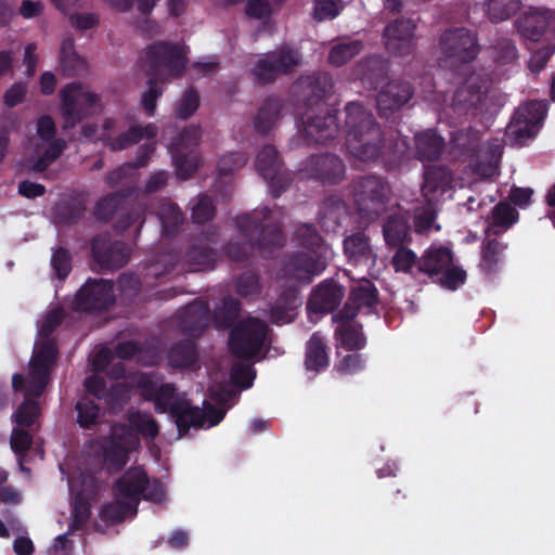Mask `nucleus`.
<instances>
[{
  "label": "nucleus",
  "mask_w": 555,
  "mask_h": 555,
  "mask_svg": "<svg viewBox=\"0 0 555 555\" xmlns=\"http://www.w3.org/2000/svg\"><path fill=\"white\" fill-rule=\"evenodd\" d=\"M141 395L152 400L159 413L169 412L175 418L179 430L186 431L190 427L210 428L219 424L224 415V408H215L204 403V409L191 406L189 401L176 393L172 384H165L156 375L140 374L135 377Z\"/></svg>",
  "instance_id": "obj_1"
},
{
  "label": "nucleus",
  "mask_w": 555,
  "mask_h": 555,
  "mask_svg": "<svg viewBox=\"0 0 555 555\" xmlns=\"http://www.w3.org/2000/svg\"><path fill=\"white\" fill-rule=\"evenodd\" d=\"M282 217L281 209L271 210L267 207L240 217L238 235L227 246L229 257L240 261L247 258L256 247L264 256L271 254V248L281 247L285 241L280 230Z\"/></svg>",
  "instance_id": "obj_2"
},
{
  "label": "nucleus",
  "mask_w": 555,
  "mask_h": 555,
  "mask_svg": "<svg viewBox=\"0 0 555 555\" xmlns=\"http://www.w3.org/2000/svg\"><path fill=\"white\" fill-rule=\"evenodd\" d=\"M165 496L164 486L157 480H149L141 468L127 470L115 487V501L101 509V517L108 522H117L137 514L141 499L160 502Z\"/></svg>",
  "instance_id": "obj_3"
},
{
  "label": "nucleus",
  "mask_w": 555,
  "mask_h": 555,
  "mask_svg": "<svg viewBox=\"0 0 555 555\" xmlns=\"http://www.w3.org/2000/svg\"><path fill=\"white\" fill-rule=\"evenodd\" d=\"M346 147L361 162L376 159L384 147V134L371 111L358 102L345 107Z\"/></svg>",
  "instance_id": "obj_4"
},
{
  "label": "nucleus",
  "mask_w": 555,
  "mask_h": 555,
  "mask_svg": "<svg viewBox=\"0 0 555 555\" xmlns=\"http://www.w3.org/2000/svg\"><path fill=\"white\" fill-rule=\"evenodd\" d=\"M130 428L114 425L111 436L102 444L104 461L109 469L118 470L128 462V453L139 447V437L153 440L159 433L158 424L151 414L133 412L128 417Z\"/></svg>",
  "instance_id": "obj_5"
},
{
  "label": "nucleus",
  "mask_w": 555,
  "mask_h": 555,
  "mask_svg": "<svg viewBox=\"0 0 555 555\" xmlns=\"http://www.w3.org/2000/svg\"><path fill=\"white\" fill-rule=\"evenodd\" d=\"M294 235L297 243L307 251L297 253L287 260L283 268V276L310 282L326 268L333 250L311 224L298 225Z\"/></svg>",
  "instance_id": "obj_6"
},
{
  "label": "nucleus",
  "mask_w": 555,
  "mask_h": 555,
  "mask_svg": "<svg viewBox=\"0 0 555 555\" xmlns=\"http://www.w3.org/2000/svg\"><path fill=\"white\" fill-rule=\"evenodd\" d=\"M64 318L62 309L49 311L38 326V340L35 344L30 365L29 393L41 396L49 383L50 369L55 360V346L50 335Z\"/></svg>",
  "instance_id": "obj_7"
},
{
  "label": "nucleus",
  "mask_w": 555,
  "mask_h": 555,
  "mask_svg": "<svg viewBox=\"0 0 555 555\" xmlns=\"http://www.w3.org/2000/svg\"><path fill=\"white\" fill-rule=\"evenodd\" d=\"M82 133L86 138L99 139L112 151H124L138 144L142 140L155 139L158 133V128L153 122L146 125L130 122L127 127L121 129V127L117 126L116 120L106 119L101 129L93 124L85 125Z\"/></svg>",
  "instance_id": "obj_8"
},
{
  "label": "nucleus",
  "mask_w": 555,
  "mask_h": 555,
  "mask_svg": "<svg viewBox=\"0 0 555 555\" xmlns=\"http://www.w3.org/2000/svg\"><path fill=\"white\" fill-rule=\"evenodd\" d=\"M142 67L149 77L169 81L181 77L186 66L183 49L176 43L158 41L150 44L141 56Z\"/></svg>",
  "instance_id": "obj_9"
},
{
  "label": "nucleus",
  "mask_w": 555,
  "mask_h": 555,
  "mask_svg": "<svg viewBox=\"0 0 555 555\" xmlns=\"http://www.w3.org/2000/svg\"><path fill=\"white\" fill-rule=\"evenodd\" d=\"M391 190L389 184L376 176L359 178L352 183V198L362 219L372 221L388 208Z\"/></svg>",
  "instance_id": "obj_10"
},
{
  "label": "nucleus",
  "mask_w": 555,
  "mask_h": 555,
  "mask_svg": "<svg viewBox=\"0 0 555 555\" xmlns=\"http://www.w3.org/2000/svg\"><path fill=\"white\" fill-rule=\"evenodd\" d=\"M268 337L267 323L258 318L248 317L238 322L231 331L229 347L235 357L250 359L260 353Z\"/></svg>",
  "instance_id": "obj_11"
},
{
  "label": "nucleus",
  "mask_w": 555,
  "mask_h": 555,
  "mask_svg": "<svg viewBox=\"0 0 555 555\" xmlns=\"http://www.w3.org/2000/svg\"><path fill=\"white\" fill-rule=\"evenodd\" d=\"M417 270L431 278L439 276L440 284L454 291L464 284L466 273L452 264L451 250L443 246H430L418 259Z\"/></svg>",
  "instance_id": "obj_12"
},
{
  "label": "nucleus",
  "mask_w": 555,
  "mask_h": 555,
  "mask_svg": "<svg viewBox=\"0 0 555 555\" xmlns=\"http://www.w3.org/2000/svg\"><path fill=\"white\" fill-rule=\"evenodd\" d=\"M64 127L73 128L83 118L102 111L99 96L81 83H69L61 91Z\"/></svg>",
  "instance_id": "obj_13"
},
{
  "label": "nucleus",
  "mask_w": 555,
  "mask_h": 555,
  "mask_svg": "<svg viewBox=\"0 0 555 555\" xmlns=\"http://www.w3.org/2000/svg\"><path fill=\"white\" fill-rule=\"evenodd\" d=\"M55 125L51 117L42 116L37 121V133L30 139V165L33 170L42 171L64 151L66 143L55 139Z\"/></svg>",
  "instance_id": "obj_14"
},
{
  "label": "nucleus",
  "mask_w": 555,
  "mask_h": 555,
  "mask_svg": "<svg viewBox=\"0 0 555 555\" xmlns=\"http://www.w3.org/2000/svg\"><path fill=\"white\" fill-rule=\"evenodd\" d=\"M440 52L446 65L468 63L478 53L476 35L465 28L448 30L441 36Z\"/></svg>",
  "instance_id": "obj_15"
},
{
  "label": "nucleus",
  "mask_w": 555,
  "mask_h": 555,
  "mask_svg": "<svg viewBox=\"0 0 555 555\" xmlns=\"http://www.w3.org/2000/svg\"><path fill=\"white\" fill-rule=\"evenodd\" d=\"M546 113L547 104L544 101L525 103L517 108L507 126V134L514 138L516 144L522 145L526 140L538 133Z\"/></svg>",
  "instance_id": "obj_16"
},
{
  "label": "nucleus",
  "mask_w": 555,
  "mask_h": 555,
  "mask_svg": "<svg viewBox=\"0 0 555 555\" xmlns=\"http://www.w3.org/2000/svg\"><path fill=\"white\" fill-rule=\"evenodd\" d=\"M514 26L524 39L539 41L545 37L555 41V11L531 7L514 22Z\"/></svg>",
  "instance_id": "obj_17"
},
{
  "label": "nucleus",
  "mask_w": 555,
  "mask_h": 555,
  "mask_svg": "<svg viewBox=\"0 0 555 555\" xmlns=\"http://www.w3.org/2000/svg\"><path fill=\"white\" fill-rule=\"evenodd\" d=\"M301 132L311 143H324L336 137L338 124L336 114L328 107H308L301 117Z\"/></svg>",
  "instance_id": "obj_18"
},
{
  "label": "nucleus",
  "mask_w": 555,
  "mask_h": 555,
  "mask_svg": "<svg viewBox=\"0 0 555 555\" xmlns=\"http://www.w3.org/2000/svg\"><path fill=\"white\" fill-rule=\"evenodd\" d=\"M114 297L111 281L90 279L77 292L72 308L76 311L104 310L113 304Z\"/></svg>",
  "instance_id": "obj_19"
},
{
  "label": "nucleus",
  "mask_w": 555,
  "mask_h": 555,
  "mask_svg": "<svg viewBox=\"0 0 555 555\" xmlns=\"http://www.w3.org/2000/svg\"><path fill=\"white\" fill-rule=\"evenodd\" d=\"M489 89V80L480 74H470L454 91L450 106L459 114L477 108L485 100Z\"/></svg>",
  "instance_id": "obj_20"
},
{
  "label": "nucleus",
  "mask_w": 555,
  "mask_h": 555,
  "mask_svg": "<svg viewBox=\"0 0 555 555\" xmlns=\"http://www.w3.org/2000/svg\"><path fill=\"white\" fill-rule=\"evenodd\" d=\"M300 64V55L296 50L281 48L259 59L253 69L255 77L268 82L280 73H287Z\"/></svg>",
  "instance_id": "obj_21"
},
{
  "label": "nucleus",
  "mask_w": 555,
  "mask_h": 555,
  "mask_svg": "<svg viewBox=\"0 0 555 555\" xmlns=\"http://www.w3.org/2000/svg\"><path fill=\"white\" fill-rule=\"evenodd\" d=\"M256 169L270 181V192L278 197L289 184V175L282 170L278 152L272 145H264L256 157Z\"/></svg>",
  "instance_id": "obj_22"
},
{
  "label": "nucleus",
  "mask_w": 555,
  "mask_h": 555,
  "mask_svg": "<svg viewBox=\"0 0 555 555\" xmlns=\"http://www.w3.org/2000/svg\"><path fill=\"white\" fill-rule=\"evenodd\" d=\"M300 175L305 179H317L322 182L338 183L345 175V166L339 157L332 154L309 157Z\"/></svg>",
  "instance_id": "obj_23"
},
{
  "label": "nucleus",
  "mask_w": 555,
  "mask_h": 555,
  "mask_svg": "<svg viewBox=\"0 0 555 555\" xmlns=\"http://www.w3.org/2000/svg\"><path fill=\"white\" fill-rule=\"evenodd\" d=\"M68 487L74 496L73 529H79L90 516V498L95 493V480L92 476L80 474L68 480Z\"/></svg>",
  "instance_id": "obj_24"
},
{
  "label": "nucleus",
  "mask_w": 555,
  "mask_h": 555,
  "mask_svg": "<svg viewBox=\"0 0 555 555\" xmlns=\"http://www.w3.org/2000/svg\"><path fill=\"white\" fill-rule=\"evenodd\" d=\"M217 243L218 234L215 229L203 232L194 240L185 255L192 270H207L214 267L219 258Z\"/></svg>",
  "instance_id": "obj_25"
},
{
  "label": "nucleus",
  "mask_w": 555,
  "mask_h": 555,
  "mask_svg": "<svg viewBox=\"0 0 555 555\" xmlns=\"http://www.w3.org/2000/svg\"><path fill=\"white\" fill-rule=\"evenodd\" d=\"M344 254L348 262L371 273L377 261V254L371 245L370 237L363 232H357L344 240Z\"/></svg>",
  "instance_id": "obj_26"
},
{
  "label": "nucleus",
  "mask_w": 555,
  "mask_h": 555,
  "mask_svg": "<svg viewBox=\"0 0 555 555\" xmlns=\"http://www.w3.org/2000/svg\"><path fill=\"white\" fill-rule=\"evenodd\" d=\"M415 24L411 20H396L384 30L386 48L389 52L404 56L413 52L415 47Z\"/></svg>",
  "instance_id": "obj_27"
},
{
  "label": "nucleus",
  "mask_w": 555,
  "mask_h": 555,
  "mask_svg": "<svg viewBox=\"0 0 555 555\" xmlns=\"http://www.w3.org/2000/svg\"><path fill=\"white\" fill-rule=\"evenodd\" d=\"M92 253L102 269H118L129 261V249L121 242L112 243L109 236L101 234L93 240Z\"/></svg>",
  "instance_id": "obj_28"
},
{
  "label": "nucleus",
  "mask_w": 555,
  "mask_h": 555,
  "mask_svg": "<svg viewBox=\"0 0 555 555\" xmlns=\"http://www.w3.org/2000/svg\"><path fill=\"white\" fill-rule=\"evenodd\" d=\"M377 300V291L374 284L362 278L351 288L350 297L344 309L334 317L335 321L352 320L361 308H371Z\"/></svg>",
  "instance_id": "obj_29"
},
{
  "label": "nucleus",
  "mask_w": 555,
  "mask_h": 555,
  "mask_svg": "<svg viewBox=\"0 0 555 555\" xmlns=\"http://www.w3.org/2000/svg\"><path fill=\"white\" fill-rule=\"evenodd\" d=\"M412 95L413 90L409 82L391 81L387 83L376 99L379 115L388 118L406 104Z\"/></svg>",
  "instance_id": "obj_30"
},
{
  "label": "nucleus",
  "mask_w": 555,
  "mask_h": 555,
  "mask_svg": "<svg viewBox=\"0 0 555 555\" xmlns=\"http://www.w3.org/2000/svg\"><path fill=\"white\" fill-rule=\"evenodd\" d=\"M297 88L309 107H314L323 99L332 94L334 82L326 73H317L301 77L297 82Z\"/></svg>",
  "instance_id": "obj_31"
},
{
  "label": "nucleus",
  "mask_w": 555,
  "mask_h": 555,
  "mask_svg": "<svg viewBox=\"0 0 555 555\" xmlns=\"http://www.w3.org/2000/svg\"><path fill=\"white\" fill-rule=\"evenodd\" d=\"M343 288L334 281L322 282L311 294L308 308L314 312H331L341 301Z\"/></svg>",
  "instance_id": "obj_32"
},
{
  "label": "nucleus",
  "mask_w": 555,
  "mask_h": 555,
  "mask_svg": "<svg viewBox=\"0 0 555 555\" xmlns=\"http://www.w3.org/2000/svg\"><path fill=\"white\" fill-rule=\"evenodd\" d=\"M409 220V214L403 210H398L385 219L383 235L388 246L397 247L408 240L410 233Z\"/></svg>",
  "instance_id": "obj_33"
},
{
  "label": "nucleus",
  "mask_w": 555,
  "mask_h": 555,
  "mask_svg": "<svg viewBox=\"0 0 555 555\" xmlns=\"http://www.w3.org/2000/svg\"><path fill=\"white\" fill-rule=\"evenodd\" d=\"M146 141L147 142L139 149V154L133 164H125L106 176V182L111 186L126 184V180L132 176L135 168L143 167L147 164L149 159L155 153L156 142L154 139Z\"/></svg>",
  "instance_id": "obj_34"
},
{
  "label": "nucleus",
  "mask_w": 555,
  "mask_h": 555,
  "mask_svg": "<svg viewBox=\"0 0 555 555\" xmlns=\"http://www.w3.org/2000/svg\"><path fill=\"white\" fill-rule=\"evenodd\" d=\"M451 181V173L446 168H428L424 173L423 196L428 203H431L447 191Z\"/></svg>",
  "instance_id": "obj_35"
},
{
  "label": "nucleus",
  "mask_w": 555,
  "mask_h": 555,
  "mask_svg": "<svg viewBox=\"0 0 555 555\" xmlns=\"http://www.w3.org/2000/svg\"><path fill=\"white\" fill-rule=\"evenodd\" d=\"M282 104L279 99L269 98L257 109L254 118V129L259 133H268L282 118Z\"/></svg>",
  "instance_id": "obj_36"
},
{
  "label": "nucleus",
  "mask_w": 555,
  "mask_h": 555,
  "mask_svg": "<svg viewBox=\"0 0 555 555\" xmlns=\"http://www.w3.org/2000/svg\"><path fill=\"white\" fill-rule=\"evenodd\" d=\"M211 320L209 307L204 302L186 306L181 314V326L190 335H197Z\"/></svg>",
  "instance_id": "obj_37"
},
{
  "label": "nucleus",
  "mask_w": 555,
  "mask_h": 555,
  "mask_svg": "<svg viewBox=\"0 0 555 555\" xmlns=\"http://www.w3.org/2000/svg\"><path fill=\"white\" fill-rule=\"evenodd\" d=\"M490 55L499 67L514 66L519 60V51L515 41L508 37L500 36L490 46Z\"/></svg>",
  "instance_id": "obj_38"
},
{
  "label": "nucleus",
  "mask_w": 555,
  "mask_h": 555,
  "mask_svg": "<svg viewBox=\"0 0 555 555\" xmlns=\"http://www.w3.org/2000/svg\"><path fill=\"white\" fill-rule=\"evenodd\" d=\"M518 218L517 210L508 203L501 202L492 209L489 224L486 229V235H498L506 231Z\"/></svg>",
  "instance_id": "obj_39"
},
{
  "label": "nucleus",
  "mask_w": 555,
  "mask_h": 555,
  "mask_svg": "<svg viewBox=\"0 0 555 555\" xmlns=\"http://www.w3.org/2000/svg\"><path fill=\"white\" fill-rule=\"evenodd\" d=\"M481 4L491 23H502L518 12L522 0H482Z\"/></svg>",
  "instance_id": "obj_40"
},
{
  "label": "nucleus",
  "mask_w": 555,
  "mask_h": 555,
  "mask_svg": "<svg viewBox=\"0 0 555 555\" xmlns=\"http://www.w3.org/2000/svg\"><path fill=\"white\" fill-rule=\"evenodd\" d=\"M60 65L67 75H79L86 70L85 60L75 51L74 39L66 37L60 49Z\"/></svg>",
  "instance_id": "obj_41"
},
{
  "label": "nucleus",
  "mask_w": 555,
  "mask_h": 555,
  "mask_svg": "<svg viewBox=\"0 0 555 555\" xmlns=\"http://www.w3.org/2000/svg\"><path fill=\"white\" fill-rule=\"evenodd\" d=\"M415 149L423 162L435 160L443 149V140L431 130H427L415 135Z\"/></svg>",
  "instance_id": "obj_42"
},
{
  "label": "nucleus",
  "mask_w": 555,
  "mask_h": 555,
  "mask_svg": "<svg viewBox=\"0 0 555 555\" xmlns=\"http://www.w3.org/2000/svg\"><path fill=\"white\" fill-rule=\"evenodd\" d=\"M346 216V206L339 199L324 202L320 212V224L326 232H335Z\"/></svg>",
  "instance_id": "obj_43"
},
{
  "label": "nucleus",
  "mask_w": 555,
  "mask_h": 555,
  "mask_svg": "<svg viewBox=\"0 0 555 555\" xmlns=\"http://www.w3.org/2000/svg\"><path fill=\"white\" fill-rule=\"evenodd\" d=\"M305 364L307 370L315 372L328 365L325 345L318 333L313 334L307 343Z\"/></svg>",
  "instance_id": "obj_44"
},
{
  "label": "nucleus",
  "mask_w": 555,
  "mask_h": 555,
  "mask_svg": "<svg viewBox=\"0 0 555 555\" xmlns=\"http://www.w3.org/2000/svg\"><path fill=\"white\" fill-rule=\"evenodd\" d=\"M29 380L30 373L28 374L27 387H26V398L24 402L17 408V410L12 414V422L15 423L20 427H30L33 426L40 414V408L38 402L33 399L34 395L29 393Z\"/></svg>",
  "instance_id": "obj_45"
},
{
  "label": "nucleus",
  "mask_w": 555,
  "mask_h": 555,
  "mask_svg": "<svg viewBox=\"0 0 555 555\" xmlns=\"http://www.w3.org/2000/svg\"><path fill=\"white\" fill-rule=\"evenodd\" d=\"M300 305L296 292L291 288L284 297L278 299L271 310V320L276 324L289 323L294 319V310Z\"/></svg>",
  "instance_id": "obj_46"
},
{
  "label": "nucleus",
  "mask_w": 555,
  "mask_h": 555,
  "mask_svg": "<svg viewBox=\"0 0 555 555\" xmlns=\"http://www.w3.org/2000/svg\"><path fill=\"white\" fill-rule=\"evenodd\" d=\"M168 360L173 367H190L197 361V351L193 341L186 339L172 346Z\"/></svg>",
  "instance_id": "obj_47"
},
{
  "label": "nucleus",
  "mask_w": 555,
  "mask_h": 555,
  "mask_svg": "<svg viewBox=\"0 0 555 555\" xmlns=\"http://www.w3.org/2000/svg\"><path fill=\"white\" fill-rule=\"evenodd\" d=\"M157 215L164 231L168 235L173 234L183 222L182 211L175 203L168 199L162 201Z\"/></svg>",
  "instance_id": "obj_48"
},
{
  "label": "nucleus",
  "mask_w": 555,
  "mask_h": 555,
  "mask_svg": "<svg viewBox=\"0 0 555 555\" xmlns=\"http://www.w3.org/2000/svg\"><path fill=\"white\" fill-rule=\"evenodd\" d=\"M362 50L359 40H348L334 44L328 53V62L334 66H341L354 57Z\"/></svg>",
  "instance_id": "obj_49"
},
{
  "label": "nucleus",
  "mask_w": 555,
  "mask_h": 555,
  "mask_svg": "<svg viewBox=\"0 0 555 555\" xmlns=\"http://www.w3.org/2000/svg\"><path fill=\"white\" fill-rule=\"evenodd\" d=\"M386 69L387 66L384 60L372 56L359 64L358 77L363 81H367L370 85H375L384 78Z\"/></svg>",
  "instance_id": "obj_50"
},
{
  "label": "nucleus",
  "mask_w": 555,
  "mask_h": 555,
  "mask_svg": "<svg viewBox=\"0 0 555 555\" xmlns=\"http://www.w3.org/2000/svg\"><path fill=\"white\" fill-rule=\"evenodd\" d=\"M77 421L81 427L89 428L95 425L101 416V409L90 398H82L76 403Z\"/></svg>",
  "instance_id": "obj_51"
},
{
  "label": "nucleus",
  "mask_w": 555,
  "mask_h": 555,
  "mask_svg": "<svg viewBox=\"0 0 555 555\" xmlns=\"http://www.w3.org/2000/svg\"><path fill=\"white\" fill-rule=\"evenodd\" d=\"M156 78L149 77L147 89L141 95V106L149 117H153L156 112V102L164 93L163 83Z\"/></svg>",
  "instance_id": "obj_52"
},
{
  "label": "nucleus",
  "mask_w": 555,
  "mask_h": 555,
  "mask_svg": "<svg viewBox=\"0 0 555 555\" xmlns=\"http://www.w3.org/2000/svg\"><path fill=\"white\" fill-rule=\"evenodd\" d=\"M202 139V129L199 126H189L184 128L177 139L171 143L170 153H185L186 150L195 147Z\"/></svg>",
  "instance_id": "obj_53"
},
{
  "label": "nucleus",
  "mask_w": 555,
  "mask_h": 555,
  "mask_svg": "<svg viewBox=\"0 0 555 555\" xmlns=\"http://www.w3.org/2000/svg\"><path fill=\"white\" fill-rule=\"evenodd\" d=\"M216 208L211 198L206 194H199L191 202V216L195 223H204L211 220Z\"/></svg>",
  "instance_id": "obj_54"
},
{
  "label": "nucleus",
  "mask_w": 555,
  "mask_h": 555,
  "mask_svg": "<svg viewBox=\"0 0 555 555\" xmlns=\"http://www.w3.org/2000/svg\"><path fill=\"white\" fill-rule=\"evenodd\" d=\"M240 304L232 297H225L220 306L215 309L214 319L217 326H229L238 315Z\"/></svg>",
  "instance_id": "obj_55"
},
{
  "label": "nucleus",
  "mask_w": 555,
  "mask_h": 555,
  "mask_svg": "<svg viewBox=\"0 0 555 555\" xmlns=\"http://www.w3.org/2000/svg\"><path fill=\"white\" fill-rule=\"evenodd\" d=\"M341 322L343 324L336 332L340 337L343 346L349 350L363 348L365 338L361 331L353 324L348 323V321L344 320Z\"/></svg>",
  "instance_id": "obj_56"
},
{
  "label": "nucleus",
  "mask_w": 555,
  "mask_h": 555,
  "mask_svg": "<svg viewBox=\"0 0 555 555\" xmlns=\"http://www.w3.org/2000/svg\"><path fill=\"white\" fill-rule=\"evenodd\" d=\"M504 249L505 245L495 238H488L482 248V259L480 263L482 269L488 272L492 271L495 264L501 260Z\"/></svg>",
  "instance_id": "obj_57"
},
{
  "label": "nucleus",
  "mask_w": 555,
  "mask_h": 555,
  "mask_svg": "<svg viewBox=\"0 0 555 555\" xmlns=\"http://www.w3.org/2000/svg\"><path fill=\"white\" fill-rule=\"evenodd\" d=\"M25 428L16 425L12 430L10 439L11 449L17 455L18 462H21V456L28 451L33 443V437ZM20 465L21 469L26 472L22 463Z\"/></svg>",
  "instance_id": "obj_58"
},
{
  "label": "nucleus",
  "mask_w": 555,
  "mask_h": 555,
  "mask_svg": "<svg viewBox=\"0 0 555 555\" xmlns=\"http://www.w3.org/2000/svg\"><path fill=\"white\" fill-rule=\"evenodd\" d=\"M172 162L176 166L177 176L180 179H188L198 167V157L186 153L172 152Z\"/></svg>",
  "instance_id": "obj_59"
},
{
  "label": "nucleus",
  "mask_w": 555,
  "mask_h": 555,
  "mask_svg": "<svg viewBox=\"0 0 555 555\" xmlns=\"http://www.w3.org/2000/svg\"><path fill=\"white\" fill-rule=\"evenodd\" d=\"M199 106V96L195 90L185 91L177 102L176 115L181 119L191 117Z\"/></svg>",
  "instance_id": "obj_60"
},
{
  "label": "nucleus",
  "mask_w": 555,
  "mask_h": 555,
  "mask_svg": "<svg viewBox=\"0 0 555 555\" xmlns=\"http://www.w3.org/2000/svg\"><path fill=\"white\" fill-rule=\"evenodd\" d=\"M398 249L392 256L391 263L396 271L409 273L412 272V269L416 266L418 260L416 259V255L409 248L403 246H397Z\"/></svg>",
  "instance_id": "obj_61"
},
{
  "label": "nucleus",
  "mask_w": 555,
  "mask_h": 555,
  "mask_svg": "<svg viewBox=\"0 0 555 555\" xmlns=\"http://www.w3.org/2000/svg\"><path fill=\"white\" fill-rule=\"evenodd\" d=\"M247 163V156L242 152H231L224 154L218 162V172L221 176L230 175Z\"/></svg>",
  "instance_id": "obj_62"
},
{
  "label": "nucleus",
  "mask_w": 555,
  "mask_h": 555,
  "mask_svg": "<svg viewBox=\"0 0 555 555\" xmlns=\"http://www.w3.org/2000/svg\"><path fill=\"white\" fill-rule=\"evenodd\" d=\"M274 10L269 0H248L245 7V14L249 18L268 21Z\"/></svg>",
  "instance_id": "obj_63"
},
{
  "label": "nucleus",
  "mask_w": 555,
  "mask_h": 555,
  "mask_svg": "<svg viewBox=\"0 0 555 555\" xmlns=\"http://www.w3.org/2000/svg\"><path fill=\"white\" fill-rule=\"evenodd\" d=\"M254 371L249 364L236 362L231 370L232 382L242 388H249L254 379Z\"/></svg>",
  "instance_id": "obj_64"
}]
</instances>
